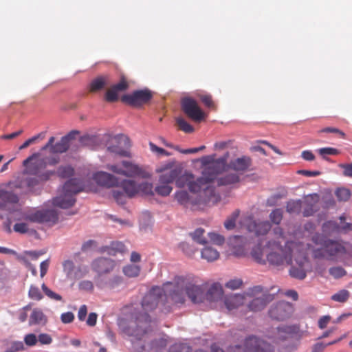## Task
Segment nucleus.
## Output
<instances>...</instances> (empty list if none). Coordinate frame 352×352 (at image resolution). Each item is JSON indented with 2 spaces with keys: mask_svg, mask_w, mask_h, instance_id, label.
Wrapping results in <instances>:
<instances>
[{
  "mask_svg": "<svg viewBox=\"0 0 352 352\" xmlns=\"http://www.w3.org/2000/svg\"><path fill=\"white\" fill-rule=\"evenodd\" d=\"M204 233V230L202 228H197L195 230L194 232L190 233V235L195 242L197 243H199L201 245H205L207 241L203 237V234Z\"/></svg>",
  "mask_w": 352,
  "mask_h": 352,
  "instance_id": "c03bdc74",
  "label": "nucleus"
},
{
  "mask_svg": "<svg viewBox=\"0 0 352 352\" xmlns=\"http://www.w3.org/2000/svg\"><path fill=\"white\" fill-rule=\"evenodd\" d=\"M83 190L80 179H71L63 187V194L53 199V204L61 208H69L76 202L74 195Z\"/></svg>",
  "mask_w": 352,
  "mask_h": 352,
  "instance_id": "0eeeda50",
  "label": "nucleus"
},
{
  "mask_svg": "<svg viewBox=\"0 0 352 352\" xmlns=\"http://www.w3.org/2000/svg\"><path fill=\"white\" fill-rule=\"evenodd\" d=\"M24 342L28 346H34L38 342V337L34 333H28L24 337Z\"/></svg>",
  "mask_w": 352,
  "mask_h": 352,
  "instance_id": "680f3d73",
  "label": "nucleus"
},
{
  "mask_svg": "<svg viewBox=\"0 0 352 352\" xmlns=\"http://www.w3.org/2000/svg\"><path fill=\"white\" fill-rule=\"evenodd\" d=\"M186 296L192 303L201 302L204 296L203 289L189 278L176 276L172 282L164 284L162 287H153L142 300V310L133 312L129 320L120 322V327L125 334L133 338L134 345L138 341L145 343L153 330L148 312L154 310L160 302L184 304ZM145 349V344H142L140 351Z\"/></svg>",
  "mask_w": 352,
  "mask_h": 352,
  "instance_id": "f257e3e1",
  "label": "nucleus"
},
{
  "mask_svg": "<svg viewBox=\"0 0 352 352\" xmlns=\"http://www.w3.org/2000/svg\"><path fill=\"white\" fill-rule=\"evenodd\" d=\"M169 352H192V349L186 344H175L170 347Z\"/></svg>",
  "mask_w": 352,
  "mask_h": 352,
  "instance_id": "5fc2aeb1",
  "label": "nucleus"
},
{
  "mask_svg": "<svg viewBox=\"0 0 352 352\" xmlns=\"http://www.w3.org/2000/svg\"><path fill=\"white\" fill-rule=\"evenodd\" d=\"M177 124L180 130L185 133H192L194 131V128L188 122H187L184 118H178L176 120Z\"/></svg>",
  "mask_w": 352,
  "mask_h": 352,
  "instance_id": "a18cd8bd",
  "label": "nucleus"
},
{
  "mask_svg": "<svg viewBox=\"0 0 352 352\" xmlns=\"http://www.w3.org/2000/svg\"><path fill=\"white\" fill-rule=\"evenodd\" d=\"M25 349L24 344L21 341L14 342L6 352H17Z\"/></svg>",
  "mask_w": 352,
  "mask_h": 352,
  "instance_id": "774afa93",
  "label": "nucleus"
},
{
  "mask_svg": "<svg viewBox=\"0 0 352 352\" xmlns=\"http://www.w3.org/2000/svg\"><path fill=\"white\" fill-rule=\"evenodd\" d=\"M191 195L186 190H180L175 193V198L177 202L185 206L194 208L201 205H214L220 201V195L214 189L210 192L201 190L200 192H190Z\"/></svg>",
  "mask_w": 352,
  "mask_h": 352,
  "instance_id": "7ed1b4c3",
  "label": "nucleus"
},
{
  "mask_svg": "<svg viewBox=\"0 0 352 352\" xmlns=\"http://www.w3.org/2000/svg\"><path fill=\"white\" fill-rule=\"evenodd\" d=\"M229 153L226 152L222 157L216 159L214 155L203 156L201 160L202 173L209 177L213 183L217 175L228 170Z\"/></svg>",
  "mask_w": 352,
  "mask_h": 352,
  "instance_id": "423d86ee",
  "label": "nucleus"
},
{
  "mask_svg": "<svg viewBox=\"0 0 352 352\" xmlns=\"http://www.w3.org/2000/svg\"><path fill=\"white\" fill-rule=\"evenodd\" d=\"M241 227L245 228L249 232L256 236L265 235L271 229L270 222L256 221L252 215L243 216L240 221Z\"/></svg>",
  "mask_w": 352,
  "mask_h": 352,
  "instance_id": "dca6fc26",
  "label": "nucleus"
},
{
  "mask_svg": "<svg viewBox=\"0 0 352 352\" xmlns=\"http://www.w3.org/2000/svg\"><path fill=\"white\" fill-rule=\"evenodd\" d=\"M78 133V131H72L66 135L61 138L59 142L54 144L55 138L51 137L48 142L41 148V151L49 150L52 154L65 153L69 148L71 141L75 138L76 135Z\"/></svg>",
  "mask_w": 352,
  "mask_h": 352,
  "instance_id": "2eb2a0df",
  "label": "nucleus"
},
{
  "mask_svg": "<svg viewBox=\"0 0 352 352\" xmlns=\"http://www.w3.org/2000/svg\"><path fill=\"white\" fill-rule=\"evenodd\" d=\"M41 288H42L43 292L45 294V295L47 296H48L50 298L56 300V301L62 300L63 298L60 295L52 291L44 283L42 285Z\"/></svg>",
  "mask_w": 352,
  "mask_h": 352,
  "instance_id": "6e6d98bb",
  "label": "nucleus"
},
{
  "mask_svg": "<svg viewBox=\"0 0 352 352\" xmlns=\"http://www.w3.org/2000/svg\"><path fill=\"white\" fill-rule=\"evenodd\" d=\"M48 322L47 316L39 308H34L30 316V326L44 327Z\"/></svg>",
  "mask_w": 352,
  "mask_h": 352,
  "instance_id": "cd10ccee",
  "label": "nucleus"
},
{
  "mask_svg": "<svg viewBox=\"0 0 352 352\" xmlns=\"http://www.w3.org/2000/svg\"><path fill=\"white\" fill-rule=\"evenodd\" d=\"M153 97L152 92L147 89L136 90L131 94H124L121 101L133 107H140L146 104Z\"/></svg>",
  "mask_w": 352,
  "mask_h": 352,
  "instance_id": "f3484780",
  "label": "nucleus"
},
{
  "mask_svg": "<svg viewBox=\"0 0 352 352\" xmlns=\"http://www.w3.org/2000/svg\"><path fill=\"white\" fill-rule=\"evenodd\" d=\"M317 152L324 159L327 160V155H336L340 153V151L334 148L324 147L317 150Z\"/></svg>",
  "mask_w": 352,
  "mask_h": 352,
  "instance_id": "de8ad7c7",
  "label": "nucleus"
},
{
  "mask_svg": "<svg viewBox=\"0 0 352 352\" xmlns=\"http://www.w3.org/2000/svg\"><path fill=\"white\" fill-rule=\"evenodd\" d=\"M122 282L123 279L122 276H115L108 280L107 285L109 288L115 289L120 286Z\"/></svg>",
  "mask_w": 352,
  "mask_h": 352,
  "instance_id": "052dcab7",
  "label": "nucleus"
},
{
  "mask_svg": "<svg viewBox=\"0 0 352 352\" xmlns=\"http://www.w3.org/2000/svg\"><path fill=\"white\" fill-rule=\"evenodd\" d=\"M242 344H234L231 352H281L274 346L256 336H248L241 340Z\"/></svg>",
  "mask_w": 352,
  "mask_h": 352,
  "instance_id": "1a4fd4ad",
  "label": "nucleus"
},
{
  "mask_svg": "<svg viewBox=\"0 0 352 352\" xmlns=\"http://www.w3.org/2000/svg\"><path fill=\"white\" fill-rule=\"evenodd\" d=\"M52 341L53 339L50 334L43 333H40L38 336V342H39L41 344L49 345L52 344Z\"/></svg>",
  "mask_w": 352,
  "mask_h": 352,
  "instance_id": "69168bd1",
  "label": "nucleus"
},
{
  "mask_svg": "<svg viewBox=\"0 0 352 352\" xmlns=\"http://www.w3.org/2000/svg\"><path fill=\"white\" fill-rule=\"evenodd\" d=\"M302 333L297 325H280L267 330L266 337L275 342H283L289 340H300Z\"/></svg>",
  "mask_w": 352,
  "mask_h": 352,
  "instance_id": "f8f14e48",
  "label": "nucleus"
},
{
  "mask_svg": "<svg viewBox=\"0 0 352 352\" xmlns=\"http://www.w3.org/2000/svg\"><path fill=\"white\" fill-rule=\"evenodd\" d=\"M74 168L70 166H60L57 173L61 178H68L73 175Z\"/></svg>",
  "mask_w": 352,
  "mask_h": 352,
  "instance_id": "49530a36",
  "label": "nucleus"
},
{
  "mask_svg": "<svg viewBox=\"0 0 352 352\" xmlns=\"http://www.w3.org/2000/svg\"><path fill=\"white\" fill-rule=\"evenodd\" d=\"M153 184L148 182H143L138 184V192L146 195H153Z\"/></svg>",
  "mask_w": 352,
  "mask_h": 352,
  "instance_id": "09e8293b",
  "label": "nucleus"
},
{
  "mask_svg": "<svg viewBox=\"0 0 352 352\" xmlns=\"http://www.w3.org/2000/svg\"><path fill=\"white\" fill-rule=\"evenodd\" d=\"M172 187L169 186L168 184H161L156 186L155 190L156 193L161 196H168L172 191Z\"/></svg>",
  "mask_w": 352,
  "mask_h": 352,
  "instance_id": "864d4df0",
  "label": "nucleus"
},
{
  "mask_svg": "<svg viewBox=\"0 0 352 352\" xmlns=\"http://www.w3.org/2000/svg\"><path fill=\"white\" fill-rule=\"evenodd\" d=\"M239 213L240 211L239 210H236L228 217L224 223V226L227 230H232L234 228L236 221L239 216Z\"/></svg>",
  "mask_w": 352,
  "mask_h": 352,
  "instance_id": "58836bf2",
  "label": "nucleus"
},
{
  "mask_svg": "<svg viewBox=\"0 0 352 352\" xmlns=\"http://www.w3.org/2000/svg\"><path fill=\"white\" fill-rule=\"evenodd\" d=\"M39 155V153H35L23 161V164L26 166L23 175H34L41 181H47L56 173L54 170L44 171L47 162L45 159L38 158Z\"/></svg>",
  "mask_w": 352,
  "mask_h": 352,
  "instance_id": "9d476101",
  "label": "nucleus"
},
{
  "mask_svg": "<svg viewBox=\"0 0 352 352\" xmlns=\"http://www.w3.org/2000/svg\"><path fill=\"white\" fill-rule=\"evenodd\" d=\"M245 297V312L261 311L274 299V296L260 285L249 288Z\"/></svg>",
  "mask_w": 352,
  "mask_h": 352,
  "instance_id": "39448f33",
  "label": "nucleus"
},
{
  "mask_svg": "<svg viewBox=\"0 0 352 352\" xmlns=\"http://www.w3.org/2000/svg\"><path fill=\"white\" fill-rule=\"evenodd\" d=\"M118 91L112 86L106 91L104 100L109 102H114L118 100Z\"/></svg>",
  "mask_w": 352,
  "mask_h": 352,
  "instance_id": "3c124183",
  "label": "nucleus"
},
{
  "mask_svg": "<svg viewBox=\"0 0 352 352\" xmlns=\"http://www.w3.org/2000/svg\"><path fill=\"white\" fill-rule=\"evenodd\" d=\"M14 230L21 234L27 233L29 231V226L26 222L17 223L14 226Z\"/></svg>",
  "mask_w": 352,
  "mask_h": 352,
  "instance_id": "0e129e2a",
  "label": "nucleus"
},
{
  "mask_svg": "<svg viewBox=\"0 0 352 352\" xmlns=\"http://www.w3.org/2000/svg\"><path fill=\"white\" fill-rule=\"evenodd\" d=\"M243 285V280L240 278L232 279L226 283V287L234 290L239 289Z\"/></svg>",
  "mask_w": 352,
  "mask_h": 352,
  "instance_id": "e2e57ef3",
  "label": "nucleus"
},
{
  "mask_svg": "<svg viewBox=\"0 0 352 352\" xmlns=\"http://www.w3.org/2000/svg\"><path fill=\"white\" fill-rule=\"evenodd\" d=\"M140 272V267L136 265H127L123 268V273L128 277H137Z\"/></svg>",
  "mask_w": 352,
  "mask_h": 352,
  "instance_id": "c9c22d12",
  "label": "nucleus"
},
{
  "mask_svg": "<svg viewBox=\"0 0 352 352\" xmlns=\"http://www.w3.org/2000/svg\"><path fill=\"white\" fill-rule=\"evenodd\" d=\"M218 176L213 182V186H214L215 182L218 186H230L240 182V177L237 173H228L221 177ZM214 188H215V187Z\"/></svg>",
  "mask_w": 352,
  "mask_h": 352,
  "instance_id": "c85d7f7f",
  "label": "nucleus"
},
{
  "mask_svg": "<svg viewBox=\"0 0 352 352\" xmlns=\"http://www.w3.org/2000/svg\"><path fill=\"white\" fill-rule=\"evenodd\" d=\"M251 165V158L248 156H243L241 157H238L235 160H231L228 164V169H231L237 173L243 174L249 170Z\"/></svg>",
  "mask_w": 352,
  "mask_h": 352,
  "instance_id": "a878e982",
  "label": "nucleus"
},
{
  "mask_svg": "<svg viewBox=\"0 0 352 352\" xmlns=\"http://www.w3.org/2000/svg\"><path fill=\"white\" fill-rule=\"evenodd\" d=\"M182 109L185 114L195 122H200L205 118L204 112L198 106L195 100L192 98H184L181 102Z\"/></svg>",
  "mask_w": 352,
  "mask_h": 352,
  "instance_id": "a211bd4d",
  "label": "nucleus"
},
{
  "mask_svg": "<svg viewBox=\"0 0 352 352\" xmlns=\"http://www.w3.org/2000/svg\"><path fill=\"white\" fill-rule=\"evenodd\" d=\"M293 312L292 305L288 302L281 301L273 305L269 310V316L274 320H284Z\"/></svg>",
  "mask_w": 352,
  "mask_h": 352,
  "instance_id": "6ab92c4d",
  "label": "nucleus"
},
{
  "mask_svg": "<svg viewBox=\"0 0 352 352\" xmlns=\"http://www.w3.org/2000/svg\"><path fill=\"white\" fill-rule=\"evenodd\" d=\"M313 256L316 258L327 260L349 259L352 257V245L348 242L325 240L322 247L313 250Z\"/></svg>",
  "mask_w": 352,
  "mask_h": 352,
  "instance_id": "f03ea898",
  "label": "nucleus"
},
{
  "mask_svg": "<svg viewBox=\"0 0 352 352\" xmlns=\"http://www.w3.org/2000/svg\"><path fill=\"white\" fill-rule=\"evenodd\" d=\"M39 182H41L36 177H24L23 176L21 180L19 182V184H16V186L19 188H32L36 186Z\"/></svg>",
  "mask_w": 352,
  "mask_h": 352,
  "instance_id": "473e14b6",
  "label": "nucleus"
},
{
  "mask_svg": "<svg viewBox=\"0 0 352 352\" xmlns=\"http://www.w3.org/2000/svg\"><path fill=\"white\" fill-rule=\"evenodd\" d=\"M94 179L98 185L107 188L118 186L120 184V182L118 177L110 173L103 171L95 173L94 175Z\"/></svg>",
  "mask_w": 352,
  "mask_h": 352,
  "instance_id": "b1692460",
  "label": "nucleus"
},
{
  "mask_svg": "<svg viewBox=\"0 0 352 352\" xmlns=\"http://www.w3.org/2000/svg\"><path fill=\"white\" fill-rule=\"evenodd\" d=\"M63 272L67 278L70 280H78L85 276L88 270L87 267L81 266L75 267L74 263L71 260H66L63 263Z\"/></svg>",
  "mask_w": 352,
  "mask_h": 352,
  "instance_id": "4be33fe9",
  "label": "nucleus"
},
{
  "mask_svg": "<svg viewBox=\"0 0 352 352\" xmlns=\"http://www.w3.org/2000/svg\"><path fill=\"white\" fill-rule=\"evenodd\" d=\"M167 345V340L164 338H160L152 340L148 346L149 349L157 351L165 348Z\"/></svg>",
  "mask_w": 352,
  "mask_h": 352,
  "instance_id": "ea45409f",
  "label": "nucleus"
},
{
  "mask_svg": "<svg viewBox=\"0 0 352 352\" xmlns=\"http://www.w3.org/2000/svg\"><path fill=\"white\" fill-rule=\"evenodd\" d=\"M19 201L18 196L11 191L0 189V210H10V205Z\"/></svg>",
  "mask_w": 352,
  "mask_h": 352,
  "instance_id": "bb28decb",
  "label": "nucleus"
},
{
  "mask_svg": "<svg viewBox=\"0 0 352 352\" xmlns=\"http://www.w3.org/2000/svg\"><path fill=\"white\" fill-rule=\"evenodd\" d=\"M113 197L119 204H124L126 202L124 192L117 190H113Z\"/></svg>",
  "mask_w": 352,
  "mask_h": 352,
  "instance_id": "338daca9",
  "label": "nucleus"
},
{
  "mask_svg": "<svg viewBox=\"0 0 352 352\" xmlns=\"http://www.w3.org/2000/svg\"><path fill=\"white\" fill-rule=\"evenodd\" d=\"M108 169L116 174L127 177L146 178L149 176L142 168L131 162L123 160L120 164L109 165Z\"/></svg>",
  "mask_w": 352,
  "mask_h": 352,
  "instance_id": "4468645a",
  "label": "nucleus"
},
{
  "mask_svg": "<svg viewBox=\"0 0 352 352\" xmlns=\"http://www.w3.org/2000/svg\"><path fill=\"white\" fill-rule=\"evenodd\" d=\"M125 251V245L122 242H113L111 244L109 254H115L116 252H124Z\"/></svg>",
  "mask_w": 352,
  "mask_h": 352,
  "instance_id": "4d7b16f0",
  "label": "nucleus"
},
{
  "mask_svg": "<svg viewBox=\"0 0 352 352\" xmlns=\"http://www.w3.org/2000/svg\"><path fill=\"white\" fill-rule=\"evenodd\" d=\"M335 194L340 201H347L351 197V190L346 188H338Z\"/></svg>",
  "mask_w": 352,
  "mask_h": 352,
  "instance_id": "e433bc0d",
  "label": "nucleus"
},
{
  "mask_svg": "<svg viewBox=\"0 0 352 352\" xmlns=\"http://www.w3.org/2000/svg\"><path fill=\"white\" fill-rule=\"evenodd\" d=\"M271 221L274 224H279L283 219V211L280 208L274 210L270 214Z\"/></svg>",
  "mask_w": 352,
  "mask_h": 352,
  "instance_id": "603ef678",
  "label": "nucleus"
},
{
  "mask_svg": "<svg viewBox=\"0 0 352 352\" xmlns=\"http://www.w3.org/2000/svg\"><path fill=\"white\" fill-rule=\"evenodd\" d=\"M322 230L326 233L336 232L340 230V226L334 221H328L323 223Z\"/></svg>",
  "mask_w": 352,
  "mask_h": 352,
  "instance_id": "37998d69",
  "label": "nucleus"
},
{
  "mask_svg": "<svg viewBox=\"0 0 352 352\" xmlns=\"http://www.w3.org/2000/svg\"><path fill=\"white\" fill-rule=\"evenodd\" d=\"M300 243L287 241L283 247L276 241H268L267 245L276 248L267 254V260L270 265L276 267H282L292 263V258L296 250H300Z\"/></svg>",
  "mask_w": 352,
  "mask_h": 352,
  "instance_id": "20e7f679",
  "label": "nucleus"
},
{
  "mask_svg": "<svg viewBox=\"0 0 352 352\" xmlns=\"http://www.w3.org/2000/svg\"><path fill=\"white\" fill-rule=\"evenodd\" d=\"M179 173L180 171L176 168L165 171L160 175L159 181L160 184H170L176 181V178L179 176Z\"/></svg>",
  "mask_w": 352,
  "mask_h": 352,
  "instance_id": "2f4dec72",
  "label": "nucleus"
},
{
  "mask_svg": "<svg viewBox=\"0 0 352 352\" xmlns=\"http://www.w3.org/2000/svg\"><path fill=\"white\" fill-rule=\"evenodd\" d=\"M201 257L211 262L217 260L219 257V253L217 250L211 247H206L201 251Z\"/></svg>",
  "mask_w": 352,
  "mask_h": 352,
  "instance_id": "72a5a7b5",
  "label": "nucleus"
},
{
  "mask_svg": "<svg viewBox=\"0 0 352 352\" xmlns=\"http://www.w3.org/2000/svg\"><path fill=\"white\" fill-rule=\"evenodd\" d=\"M114 140L116 144L108 146L107 150L120 156L130 157L131 142L129 138L120 134L116 136Z\"/></svg>",
  "mask_w": 352,
  "mask_h": 352,
  "instance_id": "aec40b11",
  "label": "nucleus"
},
{
  "mask_svg": "<svg viewBox=\"0 0 352 352\" xmlns=\"http://www.w3.org/2000/svg\"><path fill=\"white\" fill-rule=\"evenodd\" d=\"M118 92L125 91L129 87V83L124 76H122L120 82L116 85H112Z\"/></svg>",
  "mask_w": 352,
  "mask_h": 352,
  "instance_id": "bf43d9fd",
  "label": "nucleus"
},
{
  "mask_svg": "<svg viewBox=\"0 0 352 352\" xmlns=\"http://www.w3.org/2000/svg\"><path fill=\"white\" fill-rule=\"evenodd\" d=\"M115 267L116 262L114 261L102 257L95 259L91 263V269L98 276L110 273Z\"/></svg>",
  "mask_w": 352,
  "mask_h": 352,
  "instance_id": "5701e85b",
  "label": "nucleus"
},
{
  "mask_svg": "<svg viewBox=\"0 0 352 352\" xmlns=\"http://www.w3.org/2000/svg\"><path fill=\"white\" fill-rule=\"evenodd\" d=\"M28 296L30 298L34 300H41L43 298V295L40 292L38 287L31 285L28 292Z\"/></svg>",
  "mask_w": 352,
  "mask_h": 352,
  "instance_id": "8fccbe9b",
  "label": "nucleus"
},
{
  "mask_svg": "<svg viewBox=\"0 0 352 352\" xmlns=\"http://www.w3.org/2000/svg\"><path fill=\"white\" fill-rule=\"evenodd\" d=\"M300 250H296L294 253V263L292 262L289 274L291 277L298 279L304 280L307 274V272H311V265L309 260L304 252V248L302 244L299 245Z\"/></svg>",
  "mask_w": 352,
  "mask_h": 352,
  "instance_id": "9b49d317",
  "label": "nucleus"
},
{
  "mask_svg": "<svg viewBox=\"0 0 352 352\" xmlns=\"http://www.w3.org/2000/svg\"><path fill=\"white\" fill-rule=\"evenodd\" d=\"M329 274L335 279H338L346 276V271L341 266H333L329 269Z\"/></svg>",
  "mask_w": 352,
  "mask_h": 352,
  "instance_id": "a19ab883",
  "label": "nucleus"
},
{
  "mask_svg": "<svg viewBox=\"0 0 352 352\" xmlns=\"http://www.w3.org/2000/svg\"><path fill=\"white\" fill-rule=\"evenodd\" d=\"M251 255L252 258L260 264H265V260L264 259L263 250L261 245L255 246L252 252Z\"/></svg>",
  "mask_w": 352,
  "mask_h": 352,
  "instance_id": "f704fd0d",
  "label": "nucleus"
},
{
  "mask_svg": "<svg viewBox=\"0 0 352 352\" xmlns=\"http://www.w3.org/2000/svg\"><path fill=\"white\" fill-rule=\"evenodd\" d=\"M175 184L179 188L187 186L190 192H200L201 190H205L208 192L210 189H214L209 177H206L202 173L201 177L195 179L192 173L186 172L176 178Z\"/></svg>",
  "mask_w": 352,
  "mask_h": 352,
  "instance_id": "6e6552de",
  "label": "nucleus"
},
{
  "mask_svg": "<svg viewBox=\"0 0 352 352\" xmlns=\"http://www.w3.org/2000/svg\"><path fill=\"white\" fill-rule=\"evenodd\" d=\"M208 236L210 241L214 244L221 245L225 242V238L221 234L214 232H210L208 234Z\"/></svg>",
  "mask_w": 352,
  "mask_h": 352,
  "instance_id": "13d9d810",
  "label": "nucleus"
},
{
  "mask_svg": "<svg viewBox=\"0 0 352 352\" xmlns=\"http://www.w3.org/2000/svg\"><path fill=\"white\" fill-rule=\"evenodd\" d=\"M186 278H189L195 283V284L198 286H199L203 289V299L201 302H197L196 304L201 303L204 302V299L206 298L208 302H218L219 300L223 298V291L222 287L218 284V283H214L211 285V287L208 289L207 291L206 295L204 294V288L201 286L197 284V281L189 276H186Z\"/></svg>",
  "mask_w": 352,
  "mask_h": 352,
  "instance_id": "412c9836",
  "label": "nucleus"
},
{
  "mask_svg": "<svg viewBox=\"0 0 352 352\" xmlns=\"http://www.w3.org/2000/svg\"><path fill=\"white\" fill-rule=\"evenodd\" d=\"M286 210L290 214L299 213L301 210V201L300 200L288 201Z\"/></svg>",
  "mask_w": 352,
  "mask_h": 352,
  "instance_id": "79ce46f5",
  "label": "nucleus"
},
{
  "mask_svg": "<svg viewBox=\"0 0 352 352\" xmlns=\"http://www.w3.org/2000/svg\"><path fill=\"white\" fill-rule=\"evenodd\" d=\"M121 187L122 188L124 193L129 197H133L138 192V184L135 182L131 179H124L121 182Z\"/></svg>",
  "mask_w": 352,
  "mask_h": 352,
  "instance_id": "7c9ffc66",
  "label": "nucleus"
},
{
  "mask_svg": "<svg viewBox=\"0 0 352 352\" xmlns=\"http://www.w3.org/2000/svg\"><path fill=\"white\" fill-rule=\"evenodd\" d=\"M350 292L346 289H342L331 296V300L336 302L344 303L348 300Z\"/></svg>",
  "mask_w": 352,
  "mask_h": 352,
  "instance_id": "4c0bfd02",
  "label": "nucleus"
},
{
  "mask_svg": "<svg viewBox=\"0 0 352 352\" xmlns=\"http://www.w3.org/2000/svg\"><path fill=\"white\" fill-rule=\"evenodd\" d=\"M109 82L108 76H99L92 80L89 86V91L91 93H96L103 89Z\"/></svg>",
  "mask_w": 352,
  "mask_h": 352,
  "instance_id": "c756f323",
  "label": "nucleus"
},
{
  "mask_svg": "<svg viewBox=\"0 0 352 352\" xmlns=\"http://www.w3.org/2000/svg\"><path fill=\"white\" fill-rule=\"evenodd\" d=\"M245 292L242 294H235L223 296V301L228 311L238 309L241 306L245 307Z\"/></svg>",
  "mask_w": 352,
  "mask_h": 352,
  "instance_id": "393cba45",
  "label": "nucleus"
},
{
  "mask_svg": "<svg viewBox=\"0 0 352 352\" xmlns=\"http://www.w3.org/2000/svg\"><path fill=\"white\" fill-rule=\"evenodd\" d=\"M18 220L52 226L58 222V217L54 210H30L23 212Z\"/></svg>",
  "mask_w": 352,
  "mask_h": 352,
  "instance_id": "ddd939ff",
  "label": "nucleus"
}]
</instances>
